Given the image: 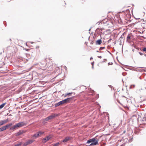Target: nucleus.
I'll return each instance as SVG.
<instances>
[{
    "label": "nucleus",
    "mask_w": 146,
    "mask_h": 146,
    "mask_svg": "<svg viewBox=\"0 0 146 146\" xmlns=\"http://www.w3.org/2000/svg\"><path fill=\"white\" fill-rule=\"evenodd\" d=\"M143 50L144 52H146V48H144L143 49Z\"/></svg>",
    "instance_id": "21"
},
{
    "label": "nucleus",
    "mask_w": 146,
    "mask_h": 146,
    "mask_svg": "<svg viewBox=\"0 0 146 146\" xmlns=\"http://www.w3.org/2000/svg\"><path fill=\"white\" fill-rule=\"evenodd\" d=\"M130 38H131V36L129 35H128L127 36V40H129L130 39Z\"/></svg>",
    "instance_id": "19"
},
{
    "label": "nucleus",
    "mask_w": 146,
    "mask_h": 146,
    "mask_svg": "<svg viewBox=\"0 0 146 146\" xmlns=\"http://www.w3.org/2000/svg\"><path fill=\"white\" fill-rule=\"evenodd\" d=\"M60 105L59 102H58L57 103H56L55 105V107H57L59 106Z\"/></svg>",
    "instance_id": "17"
},
{
    "label": "nucleus",
    "mask_w": 146,
    "mask_h": 146,
    "mask_svg": "<svg viewBox=\"0 0 146 146\" xmlns=\"http://www.w3.org/2000/svg\"><path fill=\"white\" fill-rule=\"evenodd\" d=\"M59 143L58 142L56 143L53 145V146H58V145H59Z\"/></svg>",
    "instance_id": "18"
},
{
    "label": "nucleus",
    "mask_w": 146,
    "mask_h": 146,
    "mask_svg": "<svg viewBox=\"0 0 146 146\" xmlns=\"http://www.w3.org/2000/svg\"><path fill=\"white\" fill-rule=\"evenodd\" d=\"M92 64H93V63H92Z\"/></svg>",
    "instance_id": "29"
},
{
    "label": "nucleus",
    "mask_w": 146,
    "mask_h": 146,
    "mask_svg": "<svg viewBox=\"0 0 146 146\" xmlns=\"http://www.w3.org/2000/svg\"><path fill=\"white\" fill-rule=\"evenodd\" d=\"M98 57L99 58H102V56H98Z\"/></svg>",
    "instance_id": "24"
},
{
    "label": "nucleus",
    "mask_w": 146,
    "mask_h": 146,
    "mask_svg": "<svg viewBox=\"0 0 146 146\" xmlns=\"http://www.w3.org/2000/svg\"><path fill=\"white\" fill-rule=\"evenodd\" d=\"M70 100V98H68L66 99H64L62 101H60L59 102L60 105L63 104L68 102Z\"/></svg>",
    "instance_id": "3"
},
{
    "label": "nucleus",
    "mask_w": 146,
    "mask_h": 146,
    "mask_svg": "<svg viewBox=\"0 0 146 146\" xmlns=\"http://www.w3.org/2000/svg\"><path fill=\"white\" fill-rule=\"evenodd\" d=\"M102 42V40L101 39H99L97 40L96 42V44H100Z\"/></svg>",
    "instance_id": "9"
},
{
    "label": "nucleus",
    "mask_w": 146,
    "mask_h": 146,
    "mask_svg": "<svg viewBox=\"0 0 146 146\" xmlns=\"http://www.w3.org/2000/svg\"><path fill=\"white\" fill-rule=\"evenodd\" d=\"M22 133H23L22 132H21V131H19L17 133H16V136H19L21 135V134H22Z\"/></svg>",
    "instance_id": "14"
},
{
    "label": "nucleus",
    "mask_w": 146,
    "mask_h": 146,
    "mask_svg": "<svg viewBox=\"0 0 146 146\" xmlns=\"http://www.w3.org/2000/svg\"><path fill=\"white\" fill-rule=\"evenodd\" d=\"M26 124L23 122H20L12 126L10 129V130H13L19 127L24 126Z\"/></svg>",
    "instance_id": "1"
},
{
    "label": "nucleus",
    "mask_w": 146,
    "mask_h": 146,
    "mask_svg": "<svg viewBox=\"0 0 146 146\" xmlns=\"http://www.w3.org/2000/svg\"><path fill=\"white\" fill-rule=\"evenodd\" d=\"M125 131H124V132H123L124 133H125Z\"/></svg>",
    "instance_id": "27"
},
{
    "label": "nucleus",
    "mask_w": 146,
    "mask_h": 146,
    "mask_svg": "<svg viewBox=\"0 0 146 146\" xmlns=\"http://www.w3.org/2000/svg\"><path fill=\"white\" fill-rule=\"evenodd\" d=\"M105 48V47H101L100 48V50H102V49H104Z\"/></svg>",
    "instance_id": "22"
},
{
    "label": "nucleus",
    "mask_w": 146,
    "mask_h": 146,
    "mask_svg": "<svg viewBox=\"0 0 146 146\" xmlns=\"http://www.w3.org/2000/svg\"><path fill=\"white\" fill-rule=\"evenodd\" d=\"M49 120L48 119V117L43 120V122L45 123H46L47 121H48Z\"/></svg>",
    "instance_id": "15"
},
{
    "label": "nucleus",
    "mask_w": 146,
    "mask_h": 146,
    "mask_svg": "<svg viewBox=\"0 0 146 146\" xmlns=\"http://www.w3.org/2000/svg\"><path fill=\"white\" fill-rule=\"evenodd\" d=\"M34 141L32 140H29L25 142L23 144V146H26L32 143Z\"/></svg>",
    "instance_id": "4"
},
{
    "label": "nucleus",
    "mask_w": 146,
    "mask_h": 146,
    "mask_svg": "<svg viewBox=\"0 0 146 146\" xmlns=\"http://www.w3.org/2000/svg\"><path fill=\"white\" fill-rule=\"evenodd\" d=\"M7 121H8L7 119H6L5 120L2 121L1 122H0V124H1V125H2L3 124L6 123L7 122Z\"/></svg>",
    "instance_id": "8"
},
{
    "label": "nucleus",
    "mask_w": 146,
    "mask_h": 146,
    "mask_svg": "<svg viewBox=\"0 0 146 146\" xmlns=\"http://www.w3.org/2000/svg\"><path fill=\"white\" fill-rule=\"evenodd\" d=\"M6 129L5 126H3L1 128H0V132L3 131Z\"/></svg>",
    "instance_id": "10"
},
{
    "label": "nucleus",
    "mask_w": 146,
    "mask_h": 146,
    "mask_svg": "<svg viewBox=\"0 0 146 146\" xmlns=\"http://www.w3.org/2000/svg\"><path fill=\"white\" fill-rule=\"evenodd\" d=\"M57 116V115L56 114H52L51 115H50L48 117L49 120H50L53 119Z\"/></svg>",
    "instance_id": "6"
},
{
    "label": "nucleus",
    "mask_w": 146,
    "mask_h": 146,
    "mask_svg": "<svg viewBox=\"0 0 146 146\" xmlns=\"http://www.w3.org/2000/svg\"><path fill=\"white\" fill-rule=\"evenodd\" d=\"M145 55L146 56V55L145 54Z\"/></svg>",
    "instance_id": "28"
},
{
    "label": "nucleus",
    "mask_w": 146,
    "mask_h": 146,
    "mask_svg": "<svg viewBox=\"0 0 146 146\" xmlns=\"http://www.w3.org/2000/svg\"><path fill=\"white\" fill-rule=\"evenodd\" d=\"M96 52H99L97 50V51H96Z\"/></svg>",
    "instance_id": "26"
},
{
    "label": "nucleus",
    "mask_w": 146,
    "mask_h": 146,
    "mask_svg": "<svg viewBox=\"0 0 146 146\" xmlns=\"http://www.w3.org/2000/svg\"><path fill=\"white\" fill-rule=\"evenodd\" d=\"M12 125H13L12 123H10L9 124H8L5 126V127L7 129L9 127L11 126Z\"/></svg>",
    "instance_id": "11"
},
{
    "label": "nucleus",
    "mask_w": 146,
    "mask_h": 146,
    "mask_svg": "<svg viewBox=\"0 0 146 146\" xmlns=\"http://www.w3.org/2000/svg\"><path fill=\"white\" fill-rule=\"evenodd\" d=\"M139 54L141 55H142L143 54H142V53H141V52H139Z\"/></svg>",
    "instance_id": "23"
},
{
    "label": "nucleus",
    "mask_w": 146,
    "mask_h": 146,
    "mask_svg": "<svg viewBox=\"0 0 146 146\" xmlns=\"http://www.w3.org/2000/svg\"><path fill=\"white\" fill-rule=\"evenodd\" d=\"M46 64H45L44 66H41V68L43 70H45L46 69Z\"/></svg>",
    "instance_id": "12"
},
{
    "label": "nucleus",
    "mask_w": 146,
    "mask_h": 146,
    "mask_svg": "<svg viewBox=\"0 0 146 146\" xmlns=\"http://www.w3.org/2000/svg\"><path fill=\"white\" fill-rule=\"evenodd\" d=\"M6 103H4L3 104H2L0 106V109L2 108L6 104Z\"/></svg>",
    "instance_id": "16"
},
{
    "label": "nucleus",
    "mask_w": 146,
    "mask_h": 146,
    "mask_svg": "<svg viewBox=\"0 0 146 146\" xmlns=\"http://www.w3.org/2000/svg\"><path fill=\"white\" fill-rule=\"evenodd\" d=\"M72 93H67L65 95V97H66V96H68V95H70Z\"/></svg>",
    "instance_id": "20"
},
{
    "label": "nucleus",
    "mask_w": 146,
    "mask_h": 146,
    "mask_svg": "<svg viewBox=\"0 0 146 146\" xmlns=\"http://www.w3.org/2000/svg\"><path fill=\"white\" fill-rule=\"evenodd\" d=\"M92 59V57H91V58H90V60H91V59Z\"/></svg>",
    "instance_id": "25"
},
{
    "label": "nucleus",
    "mask_w": 146,
    "mask_h": 146,
    "mask_svg": "<svg viewBox=\"0 0 146 146\" xmlns=\"http://www.w3.org/2000/svg\"><path fill=\"white\" fill-rule=\"evenodd\" d=\"M51 137V135H49L43 139V142L45 143L49 140Z\"/></svg>",
    "instance_id": "5"
},
{
    "label": "nucleus",
    "mask_w": 146,
    "mask_h": 146,
    "mask_svg": "<svg viewBox=\"0 0 146 146\" xmlns=\"http://www.w3.org/2000/svg\"><path fill=\"white\" fill-rule=\"evenodd\" d=\"M44 133V132H42V131H39V132H38V133L37 134V137H38V136H40Z\"/></svg>",
    "instance_id": "13"
},
{
    "label": "nucleus",
    "mask_w": 146,
    "mask_h": 146,
    "mask_svg": "<svg viewBox=\"0 0 146 146\" xmlns=\"http://www.w3.org/2000/svg\"><path fill=\"white\" fill-rule=\"evenodd\" d=\"M70 139V138L68 137H66L62 141V142H66L68 141Z\"/></svg>",
    "instance_id": "7"
},
{
    "label": "nucleus",
    "mask_w": 146,
    "mask_h": 146,
    "mask_svg": "<svg viewBox=\"0 0 146 146\" xmlns=\"http://www.w3.org/2000/svg\"><path fill=\"white\" fill-rule=\"evenodd\" d=\"M91 143L90 144L91 146L96 145L98 143V141L96 140L95 138H93L87 141V143Z\"/></svg>",
    "instance_id": "2"
}]
</instances>
